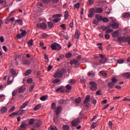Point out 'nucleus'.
I'll list each match as a JSON object with an SVG mask.
<instances>
[{"label": "nucleus", "instance_id": "nucleus-48", "mask_svg": "<svg viewBox=\"0 0 130 130\" xmlns=\"http://www.w3.org/2000/svg\"><path fill=\"white\" fill-rule=\"evenodd\" d=\"M78 62H79V61L78 60H74L73 61H71L70 62V63L71 64H77V63H78Z\"/></svg>", "mask_w": 130, "mask_h": 130}, {"label": "nucleus", "instance_id": "nucleus-41", "mask_svg": "<svg viewBox=\"0 0 130 130\" xmlns=\"http://www.w3.org/2000/svg\"><path fill=\"white\" fill-rule=\"evenodd\" d=\"M48 26L49 28H53V27H54V25H53V23L52 22H48Z\"/></svg>", "mask_w": 130, "mask_h": 130}, {"label": "nucleus", "instance_id": "nucleus-14", "mask_svg": "<svg viewBox=\"0 0 130 130\" xmlns=\"http://www.w3.org/2000/svg\"><path fill=\"white\" fill-rule=\"evenodd\" d=\"M95 19H96V20H98V21H99V22H101V21H102L103 20V17L102 16L99 15V14H96L95 15Z\"/></svg>", "mask_w": 130, "mask_h": 130}, {"label": "nucleus", "instance_id": "nucleus-18", "mask_svg": "<svg viewBox=\"0 0 130 130\" xmlns=\"http://www.w3.org/2000/svg\"><path fill=\"white\" fill-rule=\"evenodd\" d=\"M31 74H32V70L28 69L25 71L24 75L25 76H29V75H31Z\"/></svg>", "mask_w": 130, "mask_h": 130}, {"label": "nucleus", "instance_id": "nucleus-11", "mask_svg": "<svg viewBox=\"0 0 130 130\" xmlns=\"http://www.w3.org/2000/svg\"><path fill=\"white\" fill-rule=\"evenodd\" d=\"M24 113H25L24 110L20 109L17 112H16L17 115H19V116H22V115H23Z\"/></svg>", "mask_w": 130, "mask_h": 130}, {"label": "nucleus", "instance_id": "nucleus-47", "mask_svg": "<svg viewBox=\"0 0 130 130\" xmlns=\"http://www.w3.org/2000/svg\"><path fill=\"white\" fill-rule=\"evenodd\" d=\"M15 23H18L20 25H23V20L21 19L16 20Z\"/></svg>", "mask_w": 130, "mask_h": 130}, {"label": "nucleus", "instance_id": "nucleus-6", "mask_svg": "<svg viewBox=\"0 0 130 130\" xmlns=\"http://www.w3.org/2000/svg\"><path fill=\"white\" fill-rule=\"evenodd\" d=\"M79 123H80V119H79V118L75 119L72 122V126L74 127L77 126Z\"/></svg>", "mask_w": 130, "mask_h": 130}, {"label": "nucleus", "instance_id": "nucleus-60", "mask_svg": "<svg viewBox=\"0 0 130 130\" xmlns=\"http://www.w3.org/2000/svg\"><path fill=\"white\" fill-rule=\"evenodd\" d=\"M59 82H60V79H57L53 80V83H54V84H57V83H59Z\"/></svg>", "mask_w": 130, "mask_h": 130}, {"label": "nucleus", "instance_id": "nucleus-32", "mask_svg": "<svg viewBox=\"0 0 130 130\" xmlns=\"http://www.w3.org/2000/svg\"><path fill=\"white\" fill-rule=\"evenodd\" d=\"M108 86L109 87V88H113V87H114V86H115V84L113 83V82H109L108 84Z\"/></svg>", "mask_w": 130, "mask_h": 130}, {"label": "nucleus", "instance_id": "nucleus-3", "mask_svg": "<svg viewBox=\"0 0 130 130\" xmlns=\"http://www.w3.org/2000/svg\"><path fill=\"white\" fill-rule=\"evenodd\" d=\"M36 26L37 28H41V29H43V30L47 29V25H46L44 22L37 23Z\"/></svg>", "mask_w": 130, "mask_h": 130}, {"label": "nucleus", "instance_id": "nucleus-19", "mask_svg": "<svg viewBox=\"0 0 130 130\" xmlns=\"http://www.w3.org/2000/svg\"><path fill=\"white\" fill-rule=\"evenodd\" d=\"M48 98V95H43L42 96L40 99L41 101H45V100H46Z\"/></svg>", "mask_w": 130, "mask_h": 130}, {"label": "nucleus", "instance_id": "nucleus-20", "mask_svg": "<svg viewBox=\"0 0 130 130\" xmlns=\"http://www.w3.org/2000/svg\"><path fill=\"white\" fill-rule=\"evenodd\" d=\"M66 88L67 89L66 92H69L71 90H72V86H71L70 84H68L66 86Z\"/></svg>", "mask_w": 130, "mask_h": 130}, {"label": "nucleus", "instance_id": "nucleus-29", "mask_svg": "<svg viewBox=\"0 0 130 130\" xmlns=\"http://www.w3.org/2000/svg\"><path fill=\"white\" fill-rule=\"evenodd\" d=\"M44 59L46 61V62H49V59L48 58V55L46 53L44 54Z\"/></svg>", "mask_w": 130, "mask_h": 130}, {"label": "nucleus", "instance_id": "nucleus-35", "mask_svg": "<svg viewBox=\"0 0 130 130\" xmlns=\"http://www.w3.org/2000/svg\"><path fill=\"white\" fill-rule=\"evenodd\" d=\"M98 124V122H93L91 124V128H95V127H96L97 126Z\"/></svg>", "mask_w": 130, "mask_h": 130}, {"label": "nucleus", "instance_id": "nucleus-10", "mask_svg": "<svg viewBox=\"0 0 130 130\" xmlns=\"http://www.w3.org/2000/svg\"><path fill=\"white\" fill-rule=\"evenodd\" d=\"M42 125V122L38 120L34 125V127H40Z\"/></svg>", "mask_w": 130, "mask_h": 130}, {"label": "nucleus", "instance_id": "nucleus-28", "mask_svg": "<svg viewBox=\"0 0 130 130\" xmlns=\"http://www.w3.org/2000/svg\"><path fill=\"white\" fill-rule=\"evenodd\" d=\"M64 20H68L69 19V11H66L64 14Z\"/></svg>", "mask_w": 130, "mask_h": 130}, {"label": "nucleus", "instance_id": "nucleus-8", "mask_svg": "<svg viewBox=\"0 0 130 130\" xmlns=\"http://www.w3.org/2000/svg\"><path fill=\"white\" fill-rule=\"evenodd\" d=\"M94 12L96 14H101V13L103 12V9L102 8L98 7L94 9Z\"/></svg>", "mask_w": 130, "mask_h": 130}, {"label": "nucleus", "instance_id": "nucleus-55", "mask_svg": "<svg viewBox=\"0 0 130 130\" xmlns=\"http://www.w3.org/2000/svg\"><path fill=\"white\" fill-rule=\"evenodd\" d=\"M112 32H113V29H109L108 28L106 31V33H107V34L111 33Z\"/></svg>", "mask_w": 130, "mask_h": 130}, {"label": "nucleus", "instance_id": "nucleus-2", "mask_svg": "<svg viewBox=\"0 0 130 130\" xmlns=\"http://www.w3.org/2000/svg\"><path fill=\"white\" fill-rule=\"evenodd\" d=\"M89 89L91 91H96L97 90V83L93 81H90L89 82Z\"/></svg>", "mask_w": 130, "mask_h": 130}, {"label": "nucleus", "instance_id": "nucleus-39", "mask_svg": "<svg viewBox=\"0 0 130 130\" xmlns=\"http://www.w3.org/2000/svg\"><path fill=\"white\" fill-rule=\"evenodd\" d=\"M73 54H72V53H66L65 56L66 57V58H71V57H72Z\"/></svg>", "mask_w": 130, "mask_h": 130}, {"label": "nucleus", "instance_id": "nucleus-59", "mask_svg": "<svg viewBox=\"0 0 130 130\" xmlns=\"http://www.w3.org/2000/svg\"><path fill=\"white\" fill-rule=\"evenodd\" d=\"M60 20V18H55L54 20H53V23H58L59 20Z\"/></svg>", "mask_w": 130, "mask_h": 130}, {"label": "nucleus", "instance_id": "nucleus-50", "mask_svg": "<svg viewBox=\"0 0 130 130\" xmlns=\"http://www.w3.org/2000/svg\"><path fill=\"white\" fill-rule=\"evenodd\" d=\"M28 46H33V40H30L28 42Z\"/></svg>", "mask_w": 130, "mask_h": 130}, {"label": "nucleus", "instance_id": "nucleus-12", "mask_svg": "<svg viewBox=\"0 0 130 130\" xmlns=\"http://www.w3.org/2000/svg\"><path fill=\"white\" fill-rule=\"evenodd\" d=\"M26 90V86H21L19 89V90H18V93L19 94H21L23 92H24V91Z\"/></svg>", "mask_w": 130, "mask_h": 130}, {"label": "nucleus", "instance_id": "nucleus-34", "mask_svg": "<svg viewBox=\"0 0 130 130\" xmlns=\"http://www.w3.org/2000/svg\"><path fill=\"white\" fill-rule=\"evenodd\" d=\"M122 16L123 18H129L130 16V15H129V13H125L122 14Z\"/></svg>", "mask_w": 130, "mask_h": 130}, {"label": "nucleus", "instance_id": "nucleus-1", "mask_svg": "<svg viewBox=\"0 0 130 130\" xmlns=\"http://www.w3.org/2000/svg\"><path fill=\"white\" fill-rule=\"evenodd\" d=\"M93 57L94 59H99L100 63H105L107 61V58L102 54H100L99 56L93 55Z\"/></svg>", "mask_w": 130, "mask_h": 130}, {"label": "nucleus", "instance_id": "nucleus-49", "mask_svg": "<svg viewBox=\"0 0 130 130\" xmlns=\"http://www.w3.org/2000/svg\"><path fill=\"white\" fill-rule=\"evenodd\" d=\"M111 81H112V83L114 84H116V83L117 82V79H116V78L114 77L112 78Z\"/></svg>", "mask_w": 130, "mask_h": 130}, {"label": "nucleus", "instance_id": "nucleus-4", "mask_svg": "<svg viewBox=\"0 0 130 130\" xmlns=\"http://www.w3.org/2000/svg\"><path fill=\"white\" fill-rule=\"evenodd\" d=\"M90 101V95H87L86 96V98L84 102V104L85 105V107H89L90 104L89 102Z\"/></svg>", "mask_w": 130, "mask_h": 130}, {"label": "nucleus", "instance_id": "nucleus-40", "mask_svg": "<svg viewBox=\"0 0 130 130\" xmlns=\"http://www.w3.org/2000/svg\"><path fill=\"white\" fill-rule=\"evenodd\" d=\"M17 93H18V89H15L14 90H13L12 93V97H15V96L17 95Z\"/></svg>", "mask_w": 130, "mask_h": 130}, {"label": "nucleus", "instance_id": "nucleus-46", "mask_svg": "<svg viewBox=\"0 0 130 130\" xmlns=\"http://www.w3.org/2000/svg\"><path fill=\"white\" fill-rule=\"evenodd\" d=\"M61 49V46L60 45L57 44L56 47V50H60Z\"/></svg>", "mask_w": 130, "mask_h": 130}, {"label": "nucleus", "instance_id": "nucleus-61", "mask_svg": "<svg viewBox=\"0 0 130 130\" xmlns=\"http://www.w3.org/2000/svg\"><path fill=\"white\" fill-rule=\"evenodd\" d=\"M117 62H118V63H119V64L124 63V60L121 59H119V60H118Z\"/></svg>", "mask_w": 130, "mask_h": 130}, {"label": "nucleus", "instance_id": "nucleus-62", "mask_svg": "<svg viewBox=\"0 0 130 130\" xmlns=\"http://www.w3.org/2000/svg\"><path fill=\"white\" fill-rule=\"evenodd\" d=\"M15 108H16V107L13 106L9 110V113H11V112H13L14 110H15Z\"/></svg>", "mask_w": 130, "mask_h": 130}, {"label": "nucleus", "instance_id": "nucleus-44", "mask_svg": "<svg viewBox=\"0 0 130 130\" xmlns=\"http://www.w3.org/2000/svg\"><path fill=\"white\" fill-rule=\"evenodd\" d=\"M17 115V112H13L11 114H10L9 115V117H14V116H16Z\"/></svg>", "mask_w": 130, "mask_h": 130}, {"label": "nucleus", "instance_id": "nucleus-42", "mask_svg": "<svg viewBox=\"0 0 130 130\" xmlns=\"http://www.w3.org/2000/svg\"><path fill=\"white\" fill-rule=\"evenodd\" d=\"M0 5H3V6L7 5V1L0 0Z\"/></svg>", "mask_w": 130, "mask_h": 130}, {"label": "nucleus", "instance_id": "nucleus-57", "mask_svg": "<svg viewBox=\"0 0 130 130\" xmlns=\"http://www.w3.org/2000/svg\"><path fill=\"white\" fill-rule=\"evenodd\" d=\"M51 108L52 109L55 110V108H56V105L55 104V103H52L51 105Z\"/></svg>", "mask_w": 130, "mask_h": 130}, {"label": "nucleus", "instance_id": "nucleus-22", "mask_svg": "<svg viewBox=\"0 0 130 130\" xmlns=\"http://www.w3.org/2000/svg\"><path fill=\"white\" fill-rule=\"evenodd\" d=\"M28 104H29V102H25L23 104H22L20 106V109H23V108H25V107H26V106H27V105H28Z\"/></svg>", "mask_w": 130, "mask_h": 130}, {"label": "nucleus", "instance_id": "nucleus-23", "mask_svg": "<svg viewBox=\"0 0 130 130\" xmlns=\"http://www.w3.org/2000/svg\"><path fill=\"white\" fill-rule=\"evenodd\" d=\"M123 76L126 78V79H130V73L128 72L125 73L123 74Z\"/></svg>", "mask_w": 130, "mask_h": 130}, {"label": "nucleus", "instance_id": "nucleus-5", "mask_svg": "<svg viewBox=\"0 0 130 130\" xmlns=\"http://www.w3.org/2000/svg\"><path fill=\"white\" fill-rule=\"evenodd\" d=\"M95 9L92 8L89 11V13L88 14V18H93L95 15Z\"/></svg>", "mask_w": 130, "mask_h": 130}, {"label": "nucleus", "instance_id": "nucleus-45", "mask_svg": "<svg viewBox=\"0 0 130 130\" xmlns=\"http://www.w3.org/2000/svg\"><path fill=\"white\" fill-rule=\"evenodd\" d=\"M63 130H69L70 129V126L68 125H64L62 127Z\"/></svg>", "mask_w": 130, "mask_h": 130}, {"label": "nucleus", "instance_id": "nucleus-54", "mask_svg": "<svg viewBox=\"0 0 130 130\" xmlns=\"http://www.w3.org/2000/svg\"><path fill=\"white\" fill-rule=\"evenodd\" d=\"M69 84H71V85H73V84H75V83H76V81L74 79H71L69 80Z\"/></svg>", "mask_w": 130, "mask_h": 130}, {"label": "nucleus", "instance_id": "nucleus-15", "mask_svg": "<svg viewBox=\"0 0 130 130\" xmlns=\"http://www.w3.org/2000/svg\"><path fill=\"white\" fill-rule=\"evenodd\" d=\"M111 26L113 29H118V28L119 27V24H118V23L115 22L112 24Z\"/></svg>", "mask_w": 130, "mask_h": 130}, {"label": "nucleus", "instance_id": "nucleus-43", "mask_svg": "<svg viewBox=\"0 0 130 130\" xmlns=\"http://www.w3.org/2000/svg\"><path fill=\"white\" fill-rule=\"evenodd\" d=\"M49 130H58V129H57L56 126H55V125H53V126H51L49 128Z\"/></svg>", "mask_w": 130, "mask_h": 130}, {"label": "nucleus", "instance_id": "nucleus-31", "mask_svg": "<svg viewBox=\"0 0 130 130\" xmlns=\"http://www.w3.org/2000/svg\"><path fill=\"white\" fill-rule=\"evenodd\" d=\"M113 37H117L118 36V30H116L114 32H112Z\"/></svg>", "mask_w": 130, "mask_h": 130}, {"label": "nucleus", "instance_id": "nucleus-38", "mask_svg": "<svg viewBox=\"0 0 130 130\" xmlns=\"http://www.w3.org/2000/svg\"><path fill=\"white\" fill-rule=\"evenodd\" d=\"M81 101H82V99H81V98H78L75 99V103L79 104V103H81Z\"/></svg>", "mask_w": 130, "mask_h": 130}, {"label": "nucleus", "instance_id": "nucleus-27", "mask_svg": "<svg viewBox=\"0 0 130 130\" xmlns=\"http://www.w3.org/2000/svg\"><path fill=\"white\" fill-rule=\"evenodd\" d=\"M56 92H61V93H63L64 92V89L62 87H59L56 89Z\"/></svg>", "mask_w": 130, "mask_h": 130}, {"label": "nucleus", "instance_id": "nucleus-24", "mask_svg": "<svg viewBox=\"0 0 130 130\" xmlns=\"http://www.w3.org/2000/svg\"><path fill=\"white\" fill-rule=\"evenodd\" d=\"M100 73L104 78H106V77H107V73L105 72V71H101L100 72Z\"/></svg>", "mask_w": 130, "mask_h": 130}, {"label": "nucleus", "instance_id": "nucleus-30", "mask_svg": "<svg viewBox=\"0 0 130 130\" xmlns=\"http://www.w3.org/2000/svg\"><path fill=\"white\" fill-rule=\"evenodd\" d=\"M27 126V124H26V123L25 121H23L21 122V124L20 125L21 128H25Z\"/></svg>", "mask_w": 130, "mask_h": 130}, {"label": "nucleus", "instance_id": "nucleus-58", "mask_svg": "<svg viewBox=\"0 0 130 130\" xmlns=\"http://www.w3.org/2000/svg\"><path fill=\"white\" fill-rule=\"evenodd\" d=\"M33 90H34V85H31L29 87V92H32V91H33Z\"/></svg>", "mask_w": 130, "mask_h": 130}, {"label": "nucleus", "instance_id": "nucleus-56", "mask_svg": "<svg viewBox=\"0 0 130 130\" xmlns=\"http://www.w3.org/2000/svg\"><path fill=\"white\" fill-rule=\"evenodd\" d=\"M102 20L103 21V22L104 23H106L107 22H109V19H108V18H107L106 17H104V18H103Z\"/></svg>", "mask_w": 130, "mask_h": 130}, {"label": "nucleus", "instance_id": "nucleus-17", "mask_svg": "<svg viewBox=\"0 0 130 130\" xmlns=\"http://www.w3.org/2000/svg\"><path fill=\"white\" fill-rule=\"evenodd\" d=\"M80 34H81L80 31L78 30H76L75 35V38L76 39H79L80 38Z\"/></svg>", "mask_w": 130, "mask_h": 130}, {"label": "nucleus", "instance_id": "nucleus-33", "mask_svg": "<svg viewBox=\"0 0 130 130\" xmlns=\"http://www.w3.org/2000/svg\"><path fill=\"white\" fill-rule=\"evenodd\" d=\"M41 107V105H38L37 106H36L34 108V110H35V111H37V110H39V109H40V108Z\"/></svg>", "mask_w": 130, "mask_h": 130}, {"label": "nucleus", "instance_id": "nucleus-26", "mask_svg": "<svg viewBox=\"0 0 130 130\" xmlns=\"http://www.w3.org/2000/svg\"><path fill=\"white\" fill-rule=\"evenodd\" d=\"M88 77H90V78H93V77H95V73L93 71H90L88 74Z\"/></svg>", "mask_w": 130, "mask_h": 130}, {"label": "nucleus", "instance_id": "nucleus-9", "mask_svg": "<svg viewBox=\"0 0 130 130\" xmlns=\"http://www.w3.org/2000/svg\"><path fill=\"white\" fill-rule=\"evenodd\" d=\"M62 108V107H61V106H59L56 108L55 112L57 115H58V114L60 113Z\"/></svg>", "mask_w": 130, "mask_h": 130}, {"label": "nucleus", "instance_id": "nucleus-7", "mask_svg": "<svg viewBox=\"0 0 130 130\" xmlns=\"http://www.w3.org/2000/svg\"><path fill=\"white\" fill-rule=\"evenodd\" d=\"M62 77V71H58L54 75V78H61Z\"/></svg>", "mask_w": 130, "mask_h": 130}, {"label": "nucleus", "instance_id": "nucleus-25", "mask_svg": "<svg viewBox=\"0 0 130 130\" xmlns=\"http://www.w3.org/2000/svg\"><path fill=\"white\" fill-rule=\"evenodd\" d=\"M30 63H31V62L29 60L25 59L23 61V64H26L27 66H29Z\"/></svg>", "mask_w": 130, "mask_h": 130}, {"label": "nucleus", "instance_id": "nucleus-53", "mask_svg": "<svg viewBox=\"0 0 130 130\" xmlns=\"http://www.w3.org/2000/svg\"><path fill=\"white\" fill-rule=\"evenodd\" d=\"M10 73L11 75H13V76H15V75H16V71H15L14 69H11Z\"/></svg>", "mask_w": 130, "mask_h": 130}, {"label": "nucleus", "instance_id": "nucleus-37", "mask_svg": "<svg viewBox=\"0 0 130 130\" xmlns=\"http://www.w3.org/2000/svg\"><path fill=\"white\" fill-rule=\"evenodd\" d=\"M34 122H35V120L34 119L31 118L29 119V124H30V125H33V124H34Z\"/></svg>", "mask_w": 130, "mask_h": 130}, {"label": "nucleus", "instance_id": "nucleus-63", "mask_svg": "<svg viewBox=\"0 0 130 130\" xmlns=\"http://www.w3.org/2000/svg\"><path fill=\"white\" fill-rule=\"evenodd\" d=\"M93 3H94V0H88V5H89V6H91V5L93 4Z\"/></svg>", "mask_w": 130, "mask_h": 130}, {"label": "nucleus", "instance_id": "nucleus-51", "mask_svg": "<svg viewBox=\"0 0 130 130\" xmlns=\"http://www.w3.org/2000/svg\"><path fill=\"white\" fill-rule=\"evenodd\" d=\"M65 101L63 99H61L58 101V103L60 105H62V104H63L64 103Z\"/></svg>", "mask_w": 130, "mask_h": 130}, {"label": "nucleus", "instance_id": "nucleus-64", "mask_svg": "<svg viewBox=\"0 0 130 130\" xmlns=\"http://www.w3.org/2000/svg\"><path fill=\"white\" fill-rule=\"evenodd\" d=\"M122 101H126L127 102H130V99L124 98L123 99Z\"/></svg>", "mask_w": 130, "mask_h": 130}, {"label": "nucleus", "instance_id": "nucleus-13", "mask_svg": "<svg viewBox=\"0 0 130 130\" xmlns=\"http://www.w3.org/2000/svg\"><path fill=\"white\" fill-rule=\"evenodd\" d=\"M13 81H14V77L12 76H10L7 81L8 85H11L13 83Z\"/></svg>", "mask_w": 130, "mask_h": 130}, {"label": "nucleus", "instance_id": "nucleus-16", "mask_svg": "<svg viewBox=\"0 0 130 130\" xmlns=\"http://www.w3.org/2000/svg\"><path fill=\"white\" fill-rule=\"evenodd\" d=\"M0 111L2 113H5L8 111V109L6 107H2L0 108Z\"/></svg>", "mask_w": 130, "mask_h": 130}, {"label": "nucleus", "instance_id": "nucleus-36", "mask_svg": "<svg viewBox=\"0 0 130 130\" xmlns=\"http://www.w3.org/2000/svg\"><path fill=\"white\" fill-rule=\"evenodd\" d=\"M60 17H61V14H55L52 16V18L55 19L56 18H57V19H59V18H60Z\"/></svg>", "mask_w": 130, "mask_h": 130}, {"label": "nucleus", "instance_id": "nucleus-21", "mask_svg": "<svg viewBox=\"0 0 130 130\" xmlns=\"http://www.w3.org/2000/svg\"><path fill=\"white\" fill-rule=\"evenodd\" d=\"M56 43H54L51 45V48L52 50H56Z\"/></svg>", "mask_w": 130, "mask_h": 130}, {"label": "nucleus", "instance_id": "nucleus-52", "mask_svg": "<svg viewBox=\"0 0 130 130\" xmlns=\"http://www.w3.org/2000/svg\"><path fill=\"white\" fill-rule=\"evenodd\" d=\"M80 6H81V4L80 3H77L74 5V8L76 9H80Z\"/></svg>", "mask_w": 130, "mask_h": 130}]
</instances>
